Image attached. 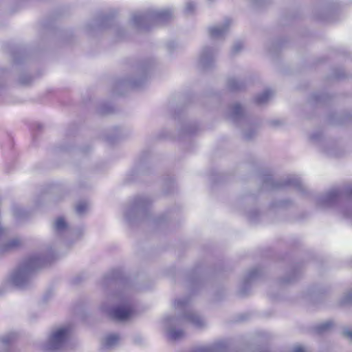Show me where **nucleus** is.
I'll return each instance as SVG.
<instances>
[{
	"label": "nucleus",
	"instance_id": "1",
	"mask_svg": "<svg viewBox=\"0 0 352 352\" xmlns=\"http://www.w3.org/2000/svg\"><path fill=\"white\" fill-rule=\"evenodd\" d=\"M174 307L182 314L177 317L166 316L164 319V327L170 340H177L184 336L183 329L177 327H180L185 323H189L196 328H202L206 325L204 319L190 307L188 297L175 300Z\"/></svg>",
	"mask_w": 352,
	"mask_h": 352
},
{
	"label": "nucleus",
	"instance_id": "2",
	"mask_svg": "<svg viewBox=\"0 0 352 352\" xmlns=\"http://www.w3.org/2000/svg\"><path fill=\"white\" fill-rule=\"evenodd\" d=\"M51 258H45L40 254H34L25 258L10 274V281L18 288L27 287L34 274L50 262Z\"/></svg>",
	"mask_w": 352,
	"mask_h": 352
},
{
	"label": "nucleus",
	"instance_id": "3",
	"mask_svg": "<svg viewBox=\"0 0 352 352\" xmlns=\"http://www.w3.org/2000/svg\"><path fill=\"white\" fill-rule=\"evenodd\" d=\"M173 18L170 9H151L144 12H136L131 16V23L138 31L148 30L152 25L164 23Z\"/></svg>",
	"mask_w": 352,
	"mask_h": 352
},
{
	"label": "nucleus",
	"instance_id": "4",
	"mask_svg": "<svg viewBox=\"0 0 352 352\" xmlns=\"http://www.w3.org/2000/svg\"><path fill=\"white\" fill-rule=\"evenodd\" d=\"M100 309L111 318L117 321L128 320L133 312L129 300L120 294L107 298L102 303Z\"/></svg>",
	"mask_w": 352,
	"mask_h": 352
},
{
	"label": "nucleus",
	"instance_id": "5",
	"mask_svg": "<svg viewBox=\"0 0 352 352\" xmlns=\"http://www.w3.org/2000/svg\"><path fill=\"white\" fill-rule=\"evenodd\" d=\"M344 195L352 198V186L345 188H332L316 198V204L322 209L332 208L337 206ZM341 213L344 217L351 218L352 204L341 210Z\"/></svg>",
	"mask_w": 352,
	"mask_h": 352
},
{
	"label": "nucleus",
	"instance_id": "6",
	"mask_svg": "<svg viewBox=\"0 0 352 352\" xmlns=\"http://www.w3.org/2000/svg\"><path fill=\"white\" fill-rule=\"evenodd\" d=\"M152 200L146 195H139L133 198L126 206L124 215L126 221L133 223L146 219Z\"/></svg>",
	"mask_w": 352,
	"mask_h": 352
},
{
	"label": "nucleus",
	"instance_id": "7",
	"mask_svg": "<svg viewBox=\"0 0 352 352\" xmlns=\"http://www.w3.org/2000/svg\"><path fill=\"white\" fill-rule=\"evenodd\" d=\"M263 188L265 190L281 189L288 186H293L302 194L307 192L306 187L300 178L294 176H288L279 180H274L271 175L267 174L262 177Z\"/></svg>",
	"mask_w": 352,
	"mask_h": 352
},
{
	"label": "nucleus",
	"instance_id": "8",
	"mask_svg": "<svg viewBox=\"0 0 352 352\" xmlns=\"http://www.w3.org/2000/svg\"><path fill=\"white\" fill-rule=\"evenodd\" d=\"M69 334V329L68 327H62L52 329L47 340L43 344V348L48 351L61 349L66 344Z\"/></svg>",
	"mask_w": 352,
	"mask_h": 352
},
{
	"label": "nucleus",
	"instance_id": "9",
	"mask_svg": "<svg viewBox=\"0 0 352 352\" xmlns=\"http://www.w3.org/2000/svg\"><path fill=\"white\" fill-rule=\"evenodd\" d=\"M310 141L328 156L338 157L340 155L337 144L331 140L324 139L320 131L312 133Z\"/></svg>",
	"mask_w": 352,
	"mask_h": 352
},
{
	"label": "nucleus",
	"instance_id": "10",
	"mask_svg": "<svg viewBox=\"0 0 352 352\" xmlns=\"http://www.w3.org/2000/svg\"><path fill=\"white\" fill-rule=\"evenodd\" d=\"M217 50L212 47H204L201 50L198 65L203 70H208L214 66L216 61Z\"/></svg>",
	"mask_w": 352,
	"mask_h": 352
},
{
	"label": "nucleus",
	"instance_id": "11",
	"mask_svg": "<svg viewBox=\"0 0 352 352\" xmlns=\"http://www.w3.org/2000/svg\"><path fill=\"white\" fill-rule=\"evenodd\" d=\"M226 116L235 124L248 122V119L243 107L237 102L232 104L228 107Z\"/></svg>",
	"mask_w": 352,
	"mask_h": 352
},
{
	"label": "nucleus",
	"instance_id": "12",
	"mask_svg": "<svg viewBox=\"0 0 352 352\" xmlns=\"http://www.w3.org/2000/svg\"><path fill=\"white\" fill-rule=\"evenodd\" d=\"M261 275V270L258 267L250 270L244 276L240 287L239 293L241 296H245L248 294L251 284L253 281L258 278Z\"/></svg>",
	"mask_w": 352,
	"mask_h": 352
},
{
	"label": "nucleus",
	"instance_id": "13",
	"mask_svg": "<svg viewBox=\"0 0 352 352\" xmlns=\"http://www.w3.org/2000/svg\"><path fill=\"white\" fill-rule=\"evenodd\" d=\"M6 234L2 239L0 240V253L5 254L13 250H17L23 245V241L19 237H14L5 241L8 233L5 228Z\"/></svg>",
	"mask_w": 352,
	"mask_h": 352
},
{
	"label": "nucleus",
	"instance_id": "14",
	"mask_svg": "<svg viewBox=\"0 0 352 352\" xmlns=\"http://www.w3.org/2000/svg\"><path fill=\"white\" fill-rule=\"evenodd\" d=\"M54 234L64 238L68 236H73L74 233L71 231L70 228L63 217H58L52 226Z\"/></svg>",
	"mask_w": 352,
	"mask_h": 352
},
{
	"label": "nucleus",
	"instance_id": "15",
	"mask_svg": "<svg viewBox=\"0 0 352 352\" xmlns=\"http://www.w3.org/2000/svg\"><path fill=\"white\" fill-rule=\"evenodd\" d=\"M231 21L226 19L223 24L211 26L208 28L209 35L212 39H221L226 35Z\"/></svg>",
	"mask_w": 352,
	"mask_h": 352
},
{
	"label": "nucleus",
	"instance_id": "16",
	"mask_svg": "<svg viewBox=\"0 0 352 352\" xmlns=\"http://www.w3.org/2000/svg\"><path fill=\"white\" fill-rule=\"evenodd\" d=\"M228 346L224 342L214 343L212 345L195 349L191 352H226Z\"/></svg>",
	"mask_w": 352,
	"mask_h": 352
},
{
	"label": "nucleus",
	"instance_id": "17",
	"mask_svg": "<svg viewBox=\"0 0 352 352\" xmlns=\"http://www.w3.org/2000/svg\"><path fill=\"white\" fill-rule=\"evenodd\" d=\"M120 340V336L116 333L107 336L102 341V350L106 351L115 348L119 344Z\"/></svg>",
	"mask_w": 352,
	"mask_h": 352
},
{
	"label": "nucleus",
	"instance_id": "18",
	"mask_svg": "<svg viewBox=\"0 0 352 352\" xmlns=\"http://www.w3.org/2000/svg\"><path fill=\"white\" fill-rule=\"evenodd\" d=\"M245 84L243 81L236 78H230L227 81V87L231 91H237L243 89Z\"/></svg>",
	"mask_w": 352,
	"mask_h": 352
},
{
	"label": "nucleus",
	"instance_id": "19",
	"mask_svg": "<svg viewBox=\"0 0 352 352\" xmlns=\"http://www.w3.org/2000/svg\"><path fill=\"white\" fill-rule=\"evenodd\" d=\"M273 94L274 93L272 90L266 89L254 98V102L257 105L265 104L272 97Z\"/></svg>",
	"mask_w": 352,
	"mask_h": 352
},
{
	"label": "nucleus",
	"instance_id": "20",
	"mask_svg": "<svg viewBox=\"0 0 352 352\" xmlns=\"http://www.w3.org/2000/svg\"><path fill=\"white\" fill-rule=\"evenodd\" d=\"M334 325L333 320H329L318 324L315 329L318 333H324L330 331Z\"/></svg>",
	"mask_w": 352,
	"mask_h": 352
},
{
	"label": "nucleus",
	"instance_id": "21",
	"mask_svg": "<svg viewBox=\"0 0 352 352\" xmlns=\"http://www.w3.org/2000/svg\"><path fill=\"white\" fill-rule=\"evenodd\" d=\"M142 69L144 74L145 70H146V66L143 65L142 67ZM144 78H145V76L144 74L143 76L141 77V78L139 79L138 80H124V81L120 82L119 84L124 85V86H130L132 87H138L143 83Z\"/></svg>",
	"mask_w": 352,
	"mask_h": 352
},
{
	"label": "nucleus",
	"instance_id": "22",
	"mask_svg": "<svg viewBox=\"0 0 352 352\" xmlns=\"http://www.w3.org/2000/svg\"><path fill=\"white\" fill-rule=\"evenodd\" d=\"M113 22V17L105 16L100 19L99 21H96L94 25L97 26L98 28H107L109 27Z\"/></svg>",
	"mask_w": 352,
	"mask_h": 352
},
{
	"label": "nucleus",
	"instance_id": "23",
	"mask_svg": "<svg viewBox=\"0 0 352 352\" xmlns=\"http://www.w3.org/2000/svg\"><path fill=\"white\" fill-rule=\"evenodd\" d=\"M340 304L342 305L352 304V289L344 294L340 299Z\"/></svg>",
	"mask_w": 352,
	"mask_h": 352
},
{
	"label": "nucleus",
	"instance_id": "24",
	"mask_svg": "<svg viewBox=\"0 0 352 352\" xmlns=\"http://www.w3.org/2000/svg\"><path fill=\"white\" fill-rule=\"evenodd\" d=\"M297 278V272L296 270H292L288 276L281 278V282L285 284L292 283Z\"/></svg>",
	"mask_w": 352,
	"mask_h": 352
},
{
	"label": "nucleus",
	"instance_id": "25",
	"mask_svg": "<svg viewBox=\"0 0 352 352\" xmlns=\"http://www.w3.org/2000/svg\"><path fill=\"white\" fill-rule=\"evenodd\" d=\"M256 129L252 126L243 131V137L247 140L252 139L256 135Z\"/></svg>",
	"mask_w": 352,
	"mask_h": 352
},
{
	"label": "nucleus",
	"instance_id": "26",
	"mask_svg": "<svg viewBox=\"0 0 352 352\" xmlns=\"http://www.w3.org/2000/svg\"><path fill=\"white\" fill-rule=\"evenodd\" d=\"M243 48V44L241 41H236L233 44V46L231 49V54L236 55L239 54Z\"/></svg>",
	"mask_w": 352,
	"mask_h": 352
},
{
	"label": "nucleus",
	"instance_id": "27",
	"mask_svg": "<svg viewBox=\"0 0 352 352\" xmlns=\"http://www.w3.org/2000/svg\"><path fill=\"white\" fill-rule=\"evenodd\" d=\"M197 130V126L195 124H188L184 126L183 132L185 134H192Z\"/></svg>",
	"mask_w": 352,
	"mask_h": 352
},
{
	"label": "nucleus",
	"instance_id": "28",
	"mask_svg": "<svg viewBox=\"0 0 352 352\" xmlns=\"http://www.w3.org/2000/svg\"><path fill=\"white\" fill-rule=\"evenodd\" d=\"M196 8V4L194 1H188L184 7V12L186 14H192Z\"/></svg>",
	"mask_w": 352,
	"mask_h": 352
},
{
	"label": "nucleus",
	"instance_id": "29",
	"mask_svg": "<svg viewBox=\"0 0 352 352\" xmlns=\"http://www.w3.org/2000/svg\"><path fill=\"white\" fill-rule=\"evenodd\" d=\"M87 204L85 202H80L76 207V212L78 214L82 215L87 210Z\"/></svg>",
	"mask_w": 352,
	"mask_h": 352
},
{
	"label": "nucleus",
	"instance_id": "30",
	"mask_svg": "<svg viewBox=\"0 0 352 352\" xmlns=\"http://www.w3.org/2000/svg\"><path fill=\"white\" fill-rule=\"evenodd\" d=\"M14 333H8L2 338L1 341L3 344H8L14 340Z\"/></svg>",
	"mask_w": 352,
	"mask_h": 352
},
{
	"label": "nucleus",
	"instance_id": "31",
	"mask_svg": "<svg viewBox=\"0 0 352 352\" xmlns=\"http://www.w3.org/2000/svg\"><path fill=\"white\" fill-rule=\"evenodd\" d=\"M342 336L352 342V331L348 328H344L342 330Z\"/></svg>",
	"mask_w": 352,
	"mask_h": 352
},
{
	"label": "nucleus",
	"instance_id": "32",
	"mask_svg": "<svg viewBox=\"0 0 352 352\" xmlns=\"http://www.w3.org/2000/svg\"><path fill=\"white\" fill-rule=\"evenodd\" d=\"M325 96L323 94H314L312 95V99L314 102L319 103L324 100Z\"/></svg>",
	"mask_w": 352,
	"mask_h": 352
},
{
	"label": "nucleus",
	"instance_id": "33",
	"mask_svg": "<svg viewBox=\"0 0 352 352\" xmlns=\"http://www.w3.org/2000/svg\"><path fill=\"white\" fill-rule=\"evenodd\" d=\"M24 210L21 208H15L14 209V214L17 218H21L24 215Z\"/></svg>",
	"mask_w": 352,
	"mask_h": 352
},
{
	"label": "nucleus",
	"instance_id": "34",
	"mask_svg": "<svg viewBox=\"0 0 352 352\" xmlns=\"http://www.w3.org/2000/svg\"><path fill=\"white\" fill-rule=\"evenodd\" d=\"M258 215V212L257 210L252 211V212H249L248 214V218L252 221L256 220Z\"/></svg>",
	"mask_w": 352,
	"mask_h": 352
},
{
	"label": "nucleus",
	"instance_id": "35",
	"mask_svg": "<svg viewBox=\"0 0 352 352\" xmlns=\"http://www.w3.org/2000/svg\"><path fill=\"white\" fill-rule=\"evenodd\" d=\"M177 45L175 42L171 41L167 43L166 47L168 50L171 52L173 49L176 47Z\"/></svg>",
	"mask_w": 352,
	"mask_h": 352
},
{
	"label": "nucleus",
	"instance_id": "36",
	"mask_svg": "<svg viewBox=\"0 0 352 352\" xmlns=\"http://www.w3.org/2000/svg\"><path fill=\"white\" fill-rule=\"evenodd\" d=\"M292 352H305L304 349L300 346H295Z\"/></svg>",
	"mask_w": 352,
	"mask_h": 352
},
{
	"label": "nucleus",
	"instance_id": "37",
	"mask_svg": "<svg viewBox=\"0 0 352 352\" xmlns=\"http://www.w3.org/2000/svg\"><path fill=\"white\" fill-rule=\"evenodd\" d=\"M111 111V108L108 107V109L105 110L103 108H101L100 113H109Z\"/></svg>",
	"mask_w": 352,
	"mask_h": 352
},
{
	"label": "nucleus",
	"instance_id": "38",
	"mask_svg": "<svg viewBox=\"0 0 352 352\" xmlns=\"http://www.w3.org/2000/svg\"><path fill=\"white\" fill-rule=\"evenodd\" d=\"M342 77H344V74L342 73V74H336V78H341Z\"/></svg>",
	"mask_w": 352,
	"mask_h": 352
},
{
	"label": "nucleus",
	"instance_id": "39",
	"mask_svg": "<svg viewBox=\"0 0 352 352\" xmlns=\"http://www.w3.org/2000/svg\"><path fill=\"white\" fill-rule=\"evenodd\" d=\"M105 279H106L107 280H111V279L113 280V279H114V276H111V277H109V276H106V277H105Z\"/></svg>",
	"mask_w": 352,
	"mask_h": 352
},
{
	"label": "nucleus",
	"instance_id": "40",
	"mask_svg": "<svg viewBox=\"0 0 352 352\" xmlns=\"http://www.w3.org/2000/svg\"><path fill=\"white\" fill-rule=\"evenodd\" d=\"M0 352H12L10 349H6V350H4L3 351H0Z\"/></svg>",
	"mask_w": 352,
	"mask_h": 352
},
{
	"label": "nucleus",
	"instance_id": "41",
	"mask_svg": "<svg viewBox=\"0 0 352 352\" xmlns=\"http://www.w3.org/2000/svg\"><path fill=\"white\" fill-rule=\"evenodd\" d=\"M255 3H259V0H252Z\"/></svg>",
	"mask_w": 352,
	"mask_h": 352
},
{
	"label": "nucleus",
	"instance_id": "42",
	"mask_svg": "<svg viewBox=\"0 0 352 352\" xmlns=\"http://www.w3.org/2000/svg\"><path fill=\"white\" fill-rule=\"evenodd\" d=\"M214 0H207L208 2L209 3H212V1H214Z\"/></svg>",
	"mask_w": 352,
	"mask_h": 352
},
{
	"label": "nucleus",
	"instance_id": "43",
	"mask_svg": "<svg viewBox=\"0 0 352 352\" xmlns=\"http://www.w3.org/2000/svg\"><path fill=\"white\" fill-rule=\"evenodd\" d=\"M162 221V219H160V218H159V219H157V221Z\"/></svg>",
	"mask_w": 352,
	"mask_h": 352
},
{
	"label": "nucleus",
	"instance_id": "44",
	"mask_svg": "<svg viewBox=\"0 0 352 352\" xmlns=\"http://www.w3.org/2000/svg\"><path fill=\"white\" fill-rule=\"evenodd\" d=\"M50 252H52V250H50ZM50 254H52V256H53V253L50 252Z\"/></svg>",
	"mask_w": 352,
	"mask_h": 352
},
{
	"label": "nucleus",
	"instance_id": "45",
	"mask_svg": "<svg viewBox=\"0 0 352 352\" xmlns=\"http://www.w3.org/2000/svg\"><path fill=\"white\" fill-rule=\"evenodd\" d=\"M280 205H281V206H283V205H285V204H284V203H283V202H281V203H280Z\"/></svg>",
	"mask_w": 352,
	"mask_h": 352
},
{
	"label": "nucleus",
	"instance_id": "46",
	"mask_svg": "<svg viewBox=\"0 0 352 352\" xmlns=\"http://www.w3.org/2000/svg\"><path fill=\"white\" fill-rule=\"evenodd\" d=\"M259 352H267V351H259Z\"/></svg>",
	"mask_w": 352,
	"mask_h": 352
}]
</instances>
